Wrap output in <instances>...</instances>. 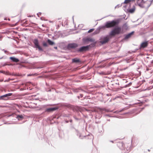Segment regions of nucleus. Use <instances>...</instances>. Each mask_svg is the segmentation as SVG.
Returning <instances> with one entry per match:
<instances>
[{"label":"nucleus","mask_w":153,"mask_h":153,"mask_svg":"<svg viewBox=\"0 0 153 153\" xmlns=\"http://www.w3.org/2000/svg\"><path fill=\"white\" fill-rule=\"evenodd\" d=\"M33 43L34 45V48L38 49L39 51H43V50L41 47L40 46L38 40L37 39H35L33 41Z\"/></svg>","instance_id":"5"},{"label":"nucleus","mask_w":153,"mask_h":153,"mask_svg":"<svg viewBox=\"0 0 153 153\" xmlns=\"http://www.w3.org/2000/svg\"><path fill=\"white\" fill-rule=\"evenodd\" d=\"M5 74L7 75H10V74L9 72H5Z\"/></svg>","instance_id":"27"},{"label":"nucleus","mask_w":153,"mask_h":153,"mask_svg":"<svg viewBox=\"0 0 153 153\" xmlns=\"http://www.w3.org/2000/svg\"><path fill=\"white\" fill-rule=\"evenodd\" d=\"M96 42H95L93 44H91V45H87L85 46H82L79 48L77 50V52H85L88 51L90 47H91V45H92V46L94 47L95 46Z\"/></svg>","instance_id":"3"},{"label":"nucleus","mask_w":153,"mask_h":153,"mask_svg":"<svg viewBox=\"0 0 153 153\" xmlns=\"http://www.w3.org/2000/svg\"><path fill=\"white\" fill-rule=\"evenodd\" d=\"M121 31V27L116 26L111 30L109 33V35L111 36H114L116 35L120 34Z\"/></svg>","instance_id":"2"},{"label":"nucleus","mask_w":153,"mask_h":153,"mask_svg":"<svg viewBox=\"0 0 153 153\" xmlns=\"http://www.w3.org/2000/svg\"><path fill=\"white\" fill-rule=\"evenodd\" d=\"M10 59L13 62H19V60L17 58L14 57H10Z\"/></svg>","instance_id":"14"},{"label":"nucleus","mask_w":153,"mask_h":153,"mask_svg":"<svg viewBox=\"0 0 153 153\" xmlns=\"http://www.w3.org/2000/svg\"><path fill=\"white\" fill-rule=\"evenodd\" d=\"M72 62H73L76 63H80L81 61L79 59L76 58L72 59Z\"/></svg>","instance_id":"13"},{"label":"nucleus","mask_w":153,"mask_h":153,"mask_svg":"<svg viewBox=\"0 0 153 153\" xmlns=\"http://www.w3.org/2000/svg\"><path fill=\"white\" fill-rule=\"evenodd\" d=\"M100 30H104L105 29V28H106V27L105 26V25L103 26H100L99 27Z\"/></svg>","instance_id":"18"},{"label":"nucleus","mask_w":153,"mask_h":153,"mask_svg":"<svg viewBox=\"0 0 153 153\" xmlns=\"http://www.w3.org/2000/svg\"><path fill=\"white\" fill-rule=\"evenodd\" d=\"M123 29L124 30H127L128 28V26L127 23H125L124 24L122 27Z\"/></svg>","instance_id":"16"},{"label":"nucleus","mask_w":153,"mask_h":153,"mask_svg":"<svg viewBox=\"0 0 153 153\" xmlns=\"http://www.w3.org/2000/svg\"><path fill=\"white\" fill-rule=\"evenodd\" d=\"M16 118L18 119V120H20L23 119V117L22 115H18L17 116Z\"/></svg>","instance_id":"17"},{"label":"nucleus","mask_w":153,"mask_h":153,"mask_svg":"<svg viewBox=\"0 0 153 153\" xmlns=\"http://www.w3.org/2000/svg\"><path fill=\"white\" fill-rule=\"evenodd\" d=\"M77 135L78 136V135L79 136V137L80 138L82 139L83 138L82 137H81V135L79 133V134H77Z\"/></svg>","instance_id":"28"},{"label":"nucleus","mask_w":153,"mask_h":153,"mask_svg":"<svg viewBox=\"0 0 153 153\" xmlns=\"http://www.w3.org/2000/svg\"><path fill=\"white\" fill-rule=\"evenodd\" d=\"M148 151L149 152V151H150V150H149V149H148Z\"/></svg>","instance_id":"47"},{"label":"nucleus","mask_w":153,"mask_h":153,"mask_svg":"<svg viewBox=\"0 0 153 153\" xmlns=\"http://www.w3.org/2000/svg\"><path fill=\"white\" fill-rule=\"evenodd\" d=\"M74 16H73L72 17V19H73V22L74 21Z\"/></svg>","instance_id":"37"},{"label":"nucleus","mask_w":153,"mask_h":153,"mask_svg":"<svg viewBox=\"0 0 153 153\" xmlns=\"http://www.w3.org/2000/svg\"><path fill=\"white\" fill-rule=\"evenodd\" d=\"M94 30V28L91 29L88 31V33H90L91 32H93Z\"/></svg>","instance_id":"24"},{"label":"nucleus","mask_w":153,"mask_h":153,"mask_svg":"<svg viewBox=\"0 0 153 153\" xmlns=\"http://www.w3.org/2000/svg\"><path fill=\"white\" fill-rule=\"evenodd\" d=\"M77 97L79 99L80 97L79 96H78Z\"/></svg>","instance_id":"43"},{"label":"nucleus","mask_w":153,"mask_h":153,"mask_svg":"<svg viewBox=\"0 0 153 153\" xmlns=\"http://www.w3.org/2000/svg\"><path fill=\"white\" fill-rule=\"evenodd\" d=\"M133 1V0H125L123 4H127L129 3L130 1Z\"/></svg>","instance_id":"20"},{"label":"nucleus","mask_w":153,"mask_h":153,"mask_svg":"<svg viewBox=\"0 0 153 153\" xmlns=\"http://www.w3.org/2000/svg\"><path fill=\"white\" fill-rule=\"evenodd\" d=\"M47 42L49 45H53L55 44V43L51 41L49 39H48Z\"/></svg>","instance_id":"15"},{"label":"nucleus","mask_w":153,"mask_h":153,"mask_svg":"<svg viewBox=\"0 0 153 153\" xmlns=\"http://www.w3.org/2000/svg\"><path fill=\"white\" fill-rule=\"evenodd\" d=\"M61 106L64 107H66L72 109L74 111V106L68 103H62L61 104Z\"/></svg>","instance_id":"8"},{"label":"nucleus","mask_w":153,"mask_h":153,"mask_svg":"<svg viewBox=\"0 0 153 153\" xmlns=\"http://www.w3.org/2000/svg\"><path fill=\"white\" fill-rule=\"evenodd\" d=\"M78 46V45L77 44L75 43H73L68 44L67 45V47L68 49L69 50L71 49H75Z\"/></svg>","instance_id":"6"},{"label":"nucleus","mask_w":153,"mask_h":153,"mask_svg":"<svg viewBox=\"0 0 153 153\" xmlns=\"http://www.w3.org/2000/svg\"><path fill=\"white\" fill-rule=\"evenodd\" d=\"M3 81V79L0 80V82H2Z\"/></svg>","instance_id":"41"},{"label":"nucleus","mask_w":153,"mask_h":153,"mask_svg":"<svg viewBox=\"0 0 153 153\" xmlns=\"http://www.w3.org/2000/svg\"><path fill=\"white\" fill-rule=\"evenodd\" d=\"M74 118L76 120H79V119L75 117H74Z\"/></svg>","instance_id":"33"},{"label":"nucleus","mask_w":153,"mask_h":153,"mask_svg":"<svg viewBox=\"0 0 153 153\" xmlns=\"http://www.w3.org/2000/svg\"><path fill=\"white\" fill-rule=\"evenodd\" d=\"M3 57H1L0 58V59H2L3 58Z\"/></svg>","instance_id":"45"},{"label":"nucleus","mask_w":153,"mask_h":153,"mask_svg":"<svg viewBox=\"0 0 153 153\" xmlns=\"http://www.w3.org/2000/svg\"><path fill=\"white\" fill-rule=\"evenodd\" d=\"M82 41L85 44H87L88 43V42H94L95 40L90 38H84L82 39Z\"/></svg>","instance_id":"7"},{"label":"nucleus","mask_w":153,"mask_h":153,"mask_svg":"<svg viewBox=\"0 0 153 153\" xmlns=\"http://www.w3.org/2000/svg\"><path fill=\"white\" fill-rule=\"evenodd\" d=\"M123 3H122L121 4H117V6H116L115 7V8H117V7H121L122 5V4H123Z\"/></svg>","instance_id":"23"},{"label":"nucleus","mask_w":153,"mask_h":153,"mask_svg":"<svg viewBox=\"0 0 153 153\" xmlns=\"http://www.w3.org/2000/svg\"><path fill=\"white\" fill-rule=\"evenodd\" d=\"M148 43L147 41L143 42L140 45V49H141L146 48L148 46Z\"/></svg>","instance_id":"9"},{"label":"nucleus","mask_w":153,"mask_h":153,"mask_svg":"<svg viewBox=\"0 0 153 153\" xmlns=\"http://www.w3.org/2000/svg\"><path fill=\"white\" fill-rule=\"evenodd\" d=\"M1 72L2 73L4 74H5V71H2Z\"/></svg>","instance_id":"36"},{"label":"nucleus","mask_w":153,"mask_h":153,"mask_svg":"<svg viewBox=\"0 0 153 153\" xmlns=\"http://www.w3.org/2000/svg\"><path fill=\"white\" fill-rule=\"evenodd\" d=\"M80 97H83V94H80Z\"/></svg>","instance_id":"32"},{"label":"nucleus","mask_w":153,"mask_h":153,"mask_svg":"<svg viewBox=\"0 0 153 153\" xmlns=\"http://www.w3.org/2000/svg\"><path fill=\"white\" fill-rule=\"evenodd\" d=\"M41 14V13L39 12V13H37V15L39 17V15H40Z\"/></svg>","instance_id":"29"},{"label":"nucleus","mask_w":153,"mask_h":153,"mask_svg":"<svg viewBox=\"0 0 153 153\" xmlns=\"http://www.w3.org/2000/svg\"><path fill=\"white\" fill-rule=\"evenodd\" d=\"M8 65V64H7L6 63H5L4 64V66H5V65Z\"/></svg>","instance_id":"31"},{"label":"nucleus","mask_w":153,"mask_h":153,"mask_svg":"<svg viewBox=\"0 0 153 153\" xmlns=\"http://www.w3.org/2000/svg\"><path fill=\"white\" fill-rule=\"evenodd\" d=\"M110 142H112V143H114V141H112V140H111V141H110Z\"/></svg>","instance_id":"40"},{"label":"nucleus","mask_w":153,"mask_h":153,"mask_svg":"<svg viewBox=\"0 0 153 153\" xmlns=\"http://www.w3.org/2000/svg\"><path fill=\"white\" fill-rule=\"evenodd\" d=\"M119 23L118 20H113L111 21H108L106 22L105 24V26L106 28H111L117 26Z\"/></svg>","instance_id":"1"},{"label":"nucleus","mask_w":153,"mask_h":153,"mask_svg":"<svg viewBox=\"0 0 153 153\" xmlns=\"http://www.w3.org/2000/svg\"><path fill=\"white\" fill-rule=\"evenodd\" d=\"M77 131V134H78V131Z\"/></svg>","instance_id":"50"},{"label":"nucleus","mask_w":153,"mask_h":153,"mask_svg":"<svg viewBox=\"0 0 153 153\" xmlns=\"http://www.w3.org/2000/svg\"><path fill=\"white\" fill-rule=\"evenodd\" d=\"M109 35H107L106 36H104L102 37L100 39L101 40L100 42L103 45L107 43L109 40L110 38Z\"/></svg>","instance_id":"4"},{"label":"nucleus","mask_w":153,"mask_h":153,"mask_svg":"<svg viewBox=\"0 0 153 153\" xmlns=\"http://www.w3.org/2000/svg\"><path fill=\"white\" fill-rule=\"evenodd\" d=\"M50 22H52V21L51 22V21H50Z\"/></svg>","instance_id":"48"},{"label":"nucleus","mask_w":153,"mask_h":153,"mask_svg":"<svg viewBox=\"0 0 153 153\" xmlns=\"http://www.w3.org/2000/svg\"><path fill=\"white\" fill-rule=\"evenodd\" d=\"M42 26H43L44 25H42Z\"/></svg>","instance_id":"52"},{"label":"nucleus","mask_w":153,"mask_h":153,"mask_svg":"<svg viewBox=\"0 0 153 153\" xmlns=\"http://www.w3.org/2000/svg\"><path fill=\"white\" fill-rule=\"evenodd\" d=\"M4 19L5 20H7V18H4Z\"/></svg>","instance_id":"44"},{"label":"nucleus","mask_w":153,"mask_h":153,"mask_svg":"<svg viewBox=\"0 0 153 153\" xmlns=\"http://www.w3.org/2000/svg\"><path fill=\"white\" fill-rule=\"evenodd\" d=\"M66 116V117H68V116Z\"/></svg>","instance_id":"51"},{"label":"nucleus","mask_w":153,"mask_h":153,"mask_svg":"<svg viewBox=\"0 0 153 153\" xmlns=\"http://www.w3.org/2000/svg\"><path fill=\"white\" fill-rule=\"evenodd\" d=\"M126 6L127 5H125L123 6V9L125 11H126Z\"/></svg>","instance_id":"25"},{"label":"nucleus","mask_w":153,"mask_h":153,"mask_svg":"<svg viewBox=\"0 0 153 153\" xmlns=\"http://www.w3.org/2000/svg\"><path fill=\"white\" fill-rule=\"evenodd\" d=\"M70 122H71V123H72V120H70Z\"/></svg>","instance_id":"38"},{"label":"nucleus","mask_w":153,"mask_h":153,"mask_svg":"<svg viewBox=\"0 0 153 153\" xmlns=\"http://www.w3.org/2000/svg\"><path fill=\"white\" fill-rule=\"evenodd\" d=\"M42 45L43 46L45 47H48V45L47 43L44 41L42 42Z\"/></svg>","instance_id":"21"},{"label":"nucleus","mask_w":153,"mask_h":153,"mask_svg":"<svg viewBox=\"0 0 153 153\" xmlns=\"http://www.w3.org/2000/svg\"><path fill=\"white\" fill-rule=\"evenodd\" d=\"M58 107H52L47 108L46 109V111L47 112H51L58 109Z\"/></svg>","instance_id":"12"},{"label":"nucleus","mask_w":153,"mask_h":153,"mask_svg":"<svg viewBox=\"0 0 153 153\" xmlns=\"http://www.w3.org/2000/svg\"><path fill=\"white\" fill-rule=\"evenodd\" d=\"M3 51H4V52L6 53L7 51L6 50H4V49L3 50Z\"/></svg>","instance_id":"35"},{"label":"nucleus","mask_w":153,"mask_h":153,"mask_svg":"<svg viewBox=\"0 0 153 153\" xmlns=\"http://www.w3.org/2000/svg\"><path fill=\"white\" fill-rule=\"evenodd\" d=\"M125 109H126L125 108H124L123 109H122L119 112H121L122 111H124Z\"/></svg>","instance_id":"30"},{"label":"nucleus","mask_w":153,"mask_h":153,"mask_svg":"<svg viewBox=\"0 0 153 153\" xmlns=\"http://www.w3.org/2000/svg\"><path fill=\"white\" fill-rule=\"evenodd\" d=\"M34 75H36V74H28L27 75V76H33Z\"/></svg>","instance_id":"26"},{"label":"nucleus","mask_w":153,"mask_h":153,"mask_svg":"<svg viewBox=\"0 0 153 153\" xmlns=\"http://www.w3.org/2000/svg\"><path fill=\"white\" fill-rule=\"evenodd\" d=\"M134 10L135 9L134 8H132L129 9L128 11L131 13H132L134 12Z\"/></svg>","instance_id":"22"},{"label":"nucleus","mask_w":153,"mask_h":153,"mask_svg":"<svg viewBox=\"0 0 153 153\" xmlns=\"http://www.w3.org/2000/svg\"><path fill=\"white\" fill-rule=\"evenodd\" d=\"M151 63L153 64V60H152L151 62Z\"/></svg>","instance_id":"39"},{"label":"nucleus","mask_w":153,"mask_h":153,"mask_svg":"<svg viewBox=\"0 0 153 153\" xmlns=\"http://www.w3.org/2000/svg\"><path fill=\"white\" fill-rule=\"evenodd\" d=\"M75 92H78V90L77 89H76V90H75V91H74Z\"/></svg>","instance_id":"34"},{"label":"nucleus","mask_w":153,"mask_h":153,"mask_svg":"<svg viewBox=\"0 0 153 153\" xmlns=\"http://www.w3.org/2000/svg\"><path fill=\"white\" fill-rule=\"evenodd\" d=\"M54 48L56 49H57V47H54Z\"/></svg>","instance_id":"42"},{"label":"nucleus","mask_w":153,"mask_h":153,"mask_svg":"<svg viewBox=\"0 0 153 153\" xmlns=\"http://www.w3.org/2000/svg\"><path fill=\"white\" fill-rule=\"evenodd\" d=\"M134 31H133L125 35V37L124 39H126L130 38L131 36H132L134 34Z\"/></svg>","instance_id":"10"},{"label":"nucleus","mask_w":153,"mask_h":153,"mask_svg":"<svg viewBox=\"0 0 153 153\" xmlns=\"http://www.w3.org/2000/svg\"><path fill=\"white\" fill-rule=\"evenodd\" d=\"M100 29L99 27L97 28L96 30H95V31L94 32V33L95 34H97L100 33Z\"/></svg>","instance_id":"19"},{"label":"nucleus","mask_w":153,"mask_h":153,"mask_svg":"<svg viewBox=\"0 0 153 153\" xmlns=\"http://www.w3.org/2000/svg\"><path fill=\"white\" fill-rule=\"evenodd\" d=\"M8 20L10 21V20L9 19H8Z\"/></svg>","instance_id":"46"},{"label":"nucleus","mask_w":153,"mask_h":153,"mask_svg":"<svg viewBox=\"0 0 153 153\" xmlns=\"http://www.w3.org/2000/svg\"><path fill=\"white\" fill-rule=\"evenodd\" d=\"M12 93H11L7 94L0 96V98L1 99L5 100V99H4V98H7L8 97L12 96Z\"/></svg>","instance_id":"11"},{"label":"nucleus","mask_w":153,"mask_h":153,"mask_svg":"<svg viewBox=\"0 0 153 153\" xmlns=\"http://www.w3.org/2000/svg\"><path fill=\"white\" fill-rule=\"evenodd\" d=\"M66 123H68V121H66Z\"/></svg>","instance_id":"49"}]
</instances>
